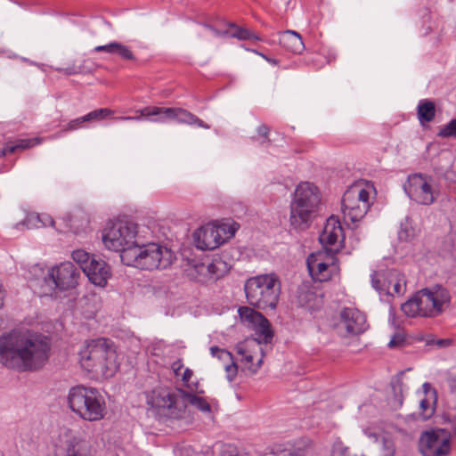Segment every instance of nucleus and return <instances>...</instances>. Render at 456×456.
<instances>
[{
  "instance_id": "obj_1",
  "label": "nucleus",
  "mask_w": 456,
  "mask_h": 456,
  "mask_svg": "<svg viewBox=\"0 0 456 456\" xmlns=\"http://www.w3.org/2000/svg\"><path fill=\"white\" fill-rule=\"evenodd\" d=\"M48 337L28 330H14L2 336V363L18 371H36L49 360Z\"/></svg>"
},
{
  "instance_id": "obj_2",
  "label": "nucleus",
  "mask_w": 456,
  "mask_h": 456,
  "mask_svg": "<svg viewBox=\"0 0 456 456\" xmlns=\"http://www.w3.org/2000/svg\"><path fill=\"white\" fill-rule=\"evenodd\" d=\"M79 362L94 379H110L118 369L114 344L105 338L86 341L79 351Z\"/></svg>"
},
{
  "instance_id": "obj_3",
  "label": "nucleus",
  "mask_w": 456,
  "mask_h": 456,
  "mask_svg": "<svg viewBox=\"0 0 456 456\" xmlns=\"http://www.w3.org/2000/svg\"><path fill=\"white\" fill-rule=\"evenodd\" d=\"M174 252L157 243L137 244L134 249L126 250L123 264L141 270L155 271L168 268L175 261Z\"/></svg>"
},
{
  "instance_id": "obj_4",
  "label": "nucleus",
  "mask_w": 456,
  "mask_h": 456,
  "mask_svg": "<svg viewBox=\"0 0 456 456\" xmlns=\"http://www.w3.org/2000/svg\"><path fill=\"white\" fill-rule=\"evenodd\" d=\"M320 201V192L314 184L309 182L300 183L293 193L290 203L289 222L291 226L298 230L307 229Z\"/></svg>"
},
{
  "instance_id": "obj_5",
  "label": "nucleus",
  "mask_w": 456,
  "mask_h": 456,
  "mask_svg": "<svg viewBox=\"0 0 456 456\" xmlns=\"http://www.w3.org/2000/svg\"><path fill=\"white\" fill-rule=\"evenodd\" d=\"M68 404L76 415L86 421H99L106 414L105 400L94 387H71L68 394Z\"/></svg>"
},
{
  "instance_id": "obj_6",
  "label": "nucleus",
  "mask_w": 456,
  "mask_h": 456,
  "mask_svg": "<svg viewBox=\"0 0 456 456\" xmlns=\"http://www.w3.org/2000/svg\"><path fill=\"white\" fill-rule=\"evenodd\" d=\"M374 185L365 180L350 185L342 198V213L346 223L360 222L369 211L375 199Z\"/></svg>"
},
{
  "instance_id": "obj_7",
  "label": "nucleus",
  "mask_w": 456,
  "mask_h": 456,
  "mask_svg": "<svg viewBox=\"0 0 456 456\" xmlns=\"http://www.w3.org/2000/svg\"><path fill=\"white\" fill-rule=\"evenodd\" d=\"M244 289L249 305L262 310L276 307L281 282L274 273L252 277L246 281Z\"/></svg>"
},
{
  "instance_id": "obj_8",
  "label": "nucleus",
  "mask_w": 456,
  "mask_h": 456,
  "mask_svg": "<svg viewBox=\"0 0 456 456\" xmlns=\"http://www.w3.org/2000/svg\"><path fill=\"white\" fill-rule=\"evenodd\" d=\"M137 233V225L134 223L117 220L106 225L102 233V240L107 249L120 253V259L123 262L125 252L134 249L138 244Z\"/></svg>"
},
{
  "instance_id": "obj_9",
  "label": "nucleus",
  "mask_w": 456,
  "mask_h": 456,
  "mask_svg": "<svg viewBox=\"0 0 456 456\" xmlns=\"http://www.w3.org/2000/svg\"><path fill=\"white\" fill-rule=\"evenodd\" d=\"M306 265L312 278L320 282L331 280L340 271L336 253L325 249L312 253Z\"/></svg>"
},
{
  "instance_id": "obj_10",
  "label": "nucleus",
  "mask_w": 456,
  "mask_h": 456,
  "mask_svg": "<svg viewBox=\"0 0 456 456\" xmlns=\"http://www.w3.org/2000/svg\"><path fill=\"white\" fill-rule=\"evenodd\" d=\"M238 312L244 325L254 330L255 338L249 340H256L260 346L272 341L273 332L269 321L262 314L248 306L240 307Z\"/></svg>"
},
{
  "instance_id": "obj_11",
  "label": "nucleus",
  "mask_w": 456,
  "mask_h": 456,
  "mask_svg": "<svg viewBox=\"0 0 456 456\" xmlns=\"http://www.w3.org/2000/svg\"><path fill=\"white\" fill-rule=\"evenodd\" d=\"M419 449L423 456H447L451 451V436L444 429L424 432L419 438Z\"/></svg>"
},
{
  "instance_id": "obj_12",
  "label": "nucleus",
  "mask_w": 456,
  "mask_h": 456,
  "mask_svg": "<svg viewBox=\"0 0 456 456\" xmlns=\"http://www.w3.org/2000/svg\"><path fill=\"white\" fill-rule=\"evenodd\" d=\"M235 350L241 370L250 375L256 373L264 358V351L259 343L246 339L238 343Z\"/></svg>"
},
{
  "instance_id": "obj_13",
  "label": "nucleus",
  "mask_w": 456,
  "mask_h": 456,
  "mask_svg": "<svg viewBox=\"0 0 456 456\" xmlns=\"http://www.w3.org/2000/svg\"><path fill=\"white\" fill-rule=\"evenodd\" d=\"M79 277L78 269L71 262L67 261L52 267L45 281L51 282L52 289L62 291L76 288Z\"/></svg>"
},
{
  "instance_id": "obj_14",
  "label": "nucleus",
  "mask_w": 456,
  "mask_h": 456,
  "mask_svg": "<svg viewBox=\"0 0 456 456\" xmlns=\"http://www.w3.org/2000/svg\"><path fill=\"white\" fill-rule=\"evenodd\" d=\"M368 328L366 316L354 307H345L340 313L335 329L342 337L363 333Z\"/></svg>"
},
{
  "instance_id": "obj_15",
  "label": "nucleus",
  "mask_w": 456,
  "mask_h": 456,
  "mask_svg": "<svg viewBox=\"0 0 456 456\" xmlns=\"http://www.w3.org/2000/svg\"><path fill=\"white\" fill-rule=\"evenodd\" d=\"M404 191L412 200L422 205H431L437 196L431 179L420 174H414L408 177Z\"/></svg>"
},
{
  "instance_id": "obj_16",
  "label": "nucleus",
  "mask_w": 456,
  "mask_h": 456,
  "mask_svg": "<svg viewBox=\"0 0 456 456\" xmlns=\"http://www.w3.org/2000/svg\"><path fill=\"white\" fill-rule=\"evenodd\" d=\"M183 389L175 388L171 390L168 388L155 389L151 392L148 398V403L157 409L167 410L170 415L178 418L183 413V402L180 392Z\"/></svg>"
},
{
  "instance_id": "obj_17",
  "label": "nucleus",
  "mask_w": 456,
  "mask_h": 456,
  "mask_svg": "<svg viewBox=\"0 0 456 456\" xmlns=\"http://www.w3.org/2000/svg\"><path fill=\"white\" fill-rule=\"evenodd\" d=\"M345 240L344 230L338 217L330 216L327 219L319 240L323 249L337 253L342 247Z\"/></svg>"
},
{
  "instance_id": "obj_18",
  "label": "nucleus",
  "mask_w": 456,
  "mask_h": 456,
  "mask_svg": "<svg viewBox=\"0 0 456 456\" xmlns=\"http://www.w3.org/2000/svg\"><path fill=\"white\" fill-rule=\"evenodd\" d=\"M379 273L373 272L371 274V285L379 291H387L388 295H403L405 291L406 281L404 276L398 271L392 270L388 273L387 280L382 282L379 279Z\"/></svg>"
},
{
  "instance_id": "obj_19",
  "label": "nucleus",
  "mask_w": 456,
  "mask_h": 456,
  "mask_svg": "<svg viewBox=\"0 0 456 456\" xmlns=\"http://www.w3.org/2000/svg\"><path fill=\"white\" fill-rule=\"evenodd\" d=\"M84 273L95 286L104 288L108 280L111 277L110 265L102 259H92L89 265L85 266Z\"/></svg>"
},
{
  "instance_id": "obj_20",
  "label": "nucleus",
  "mask_w": 456,
  "mask_h": 456,
  "mask_svg": "<svg viewBox=\"0 0 456 456\" xmlns=\"http://www.w3.org/2000/svg\"><path fill=\"white\" fill-rule=\"evenodd\" d=\"M218 236L212 223L199 228L193 233L195 245L201 250H212L222 245Z\"/></svg>"
},
{
  "instance_id": "obj_21",
  "label": "nucleus",
  "mask_w": 456,
  "mask_h": 456,
  "mask_svg": "<svg viewBox=\"0 0 456 456\" xmlns=\"http://www.w3.org/2000/svg\"><path fill=\"white\" fill-rule=\"evenodd\" d=\"M279 456H312L314 444L308 438H302L293 444L276 445Z\"/></svg>"
},
{
  "instance_id": "obj_22",
  "label": "nucleus",
  "mask_w": 456,
  "mask_h": 456,
  "mask_svg": "<svg viewBox=\"0 0 456 456\" xmlns=\"http://www.w3.org/2000/svg\"><path fill=\"white\" fill-rule=\"evenodd\" d=\"M428 297L430 298V306L434 317L444 312L450 303V295L447 289L441 286L426 289Z\"/></svg>"
},
{
  "instance_id": "obj_23",
  "label": "nucleus",
  "mask_w": 456,
  "mask_h": 456,
  "mask_svg": "<svg viewBox=\"0 0 456 456\" xmlns=\"http://www.w3.org/2000/svg\"><path fill=\"white\" fill-rule=\"evenodd\" d=\"M167 117L173 118V120L178 123L187 124L190 126H197L204 129H209L210 126L199 118L194 114L182 108H173V110H164Z\"/></svg>"
},
{
  "instance_id": "obj_24",
  "label": "nucleus",
  "mask_w": 456,
  "mask_h": 456,
  "mask_svg": "<svg viewBox=\"0 0 456 456\" xmlns=\"http://www.w3.org/2000/svg\"><path fill=\"white\" fill-rule=\"evenodd\" d=\"M280 45L293 53H301L305 49L302 37L293 30H286L280 35Z\"/></svg>"
},
{
  "instance_id": "obj_25",
  "label": "nucleus",
  "mask_w": 456,
  "mask_h": 456,
  "mask_svg": "<svg viewBox=\"0 0 456 456\" xmlns=\"http://www.w3.org/2000/svg\"><path fill=\"white\" fill-rule=\"evenodd\" d=\"M180 396L182 397L183 404V412L188 405L193 406L199 411L204 413H209L211 411L210 404L207 402V400L191 392L183 391L180 392Z\"/></svg>"
},
{
  "instance_id": "obj_26",
  "label": "nucleus",
  "mask_w": 456,
  "mask_h": 456,
  "mask_svg": "<svg viewBox=\"0 0 456 456\" xmlns=\"http://www.w3.org/2000/svg\"><path fill=\"white\" fill-rule=\"evenodd\" d=\"M212 224L215 225V230L219 234L218 239L221 244L232 238L240 228L239 224L232 219L216 221Z\"/></svg>"
},
{
  "instance_id": "obj_27",
  "label": "nucleus",
  "mask_w": 456,
  "mask_h": 456,
  "mask_svg": "<svg viewBox=\"0 0 456 456\" xmlns=\"http://www.w3.org/2000/svg\"><path fill=\"white\" fill-rule=\"evenodd\" d=\"M173 110V108L148 106L136 110V112L151 122L165 123L168 120H173V118L167 117L164 112V110Z\"/></svg>"
},
{
  "instance_id": "obj_28",
  "label": "nucleus",
  "mask_w": 456,
  "mask_h": 456,
  "mask_svg": "<svg viewBox=\"0 0 456 456\" xmlns=\"http://www.w3.org/2000/svg\"><path fill=\"white\" fill-rule=\"evenodd\" d=\"M436 116L434 102L428 100L420 101L418 105V118L420 123L431 122Z\"/></svg>"
},
{
  "instance_id": "obj_29",
  "label": "nucleus",
  "mask_w": 456,
  "mask_h": 456,
  "mask_svg": "<svg viewBox=\"0 0 456 456\" xmlns=\"http://www.w3.org/2000/svg\"><path fill=\"white\" fill-rule=\"evenodd\" d=\"M39 143L40 140L38 138L22 139L19 140L15 143H6V145L2 149V155L12 153L17 150L28 149Z\"/></svg>"
},
{
  "instance_id": "obj_30",
  "label": "nucleus",
  "mask_w": 456,
  "mask_h": 456,
  "mask_svg": "<svg viewBox=\"0 0 456 456\" xmlns=\"http://www.w3.org/2000/svg\"><path fill=\"white\" fill-rule=\"evenodd\" d=\"M208 264L198 263L191 265L188 270V275L199 282L208 281Z\"/></svg>"
},
{
  "instance_id": "obj_31",
  "label": "nucleus",
  "mask_w": 456,
  "mask_h": 456,
  "mask_svg": "<svg viewBox=\"0 0 456 456\" xmlns=\"http://www.w3.org/2000/svg\"><path fill=\"white\" fill-rule=\"evenodd\" d=\"M417 300L423 317H434L433 311L430 306V298L428 297L426 289L418 291L416 294Z\"/></svg>"
},
{
  "instance_id": "obj_32",
  "label": "nucleus",
  "mask_w": 456,
  "mask_h": 456,
  "mask_svg": "<svg viewBox=\"0 0 456 456\" xmlns=\"http://www.w3.org/2000/svg\"><path fill=\"white\" fill-rule=\"evenodd\" d=\"M208 281L211 279H218L226 272V265L221 259H215L208 264Z\"/></svg>"
},
{
  "instance_id": "obj_33",
  "label": "nucleus",
  "mask_w": 456,
  "mask_h": 456,
  "mask_svg": "<svg viewBox=\"0 0 456 456\" xmlns=\"http://www.w3.org/2000/svg\"><path fill=\"white\" fill-rule=\"evenodd\" d=\"M234 29L230 36L240 40L261 41L262 38L248 28L231 25Z\"/></svg>"
},
{
  "instance_id": "obj_34",
  "label": "nucleus",
  "mask_w": 456,
  "mask_h": 456,
  "mask_svg": "<svg viewBox=\"0 0 456 456\" xmlns=\"http://www.w3.org/2000/svg\"><path fill=\"white\" fill-rule=\"evenodd\" d=\"M402 311L408 317L421 316L420 308L416 295L401 305Z\"/></svg>"
},
{
  "instance_id": "obj_35",
  "label": "nucleus",
  "mask_w": 456,
  "mask_h": 456,
  "mask_svg": "<svg viewBox=\"0 0 456 456\" xmlns=\"http://www.w3.org/2000/svg\"><path fill=\"white\" fill-rule=\"evenodd\" d=\"M436 397H425L419 402L420 415L423 419H429L435 412Z\"/></svg>"
},
{
  "instance_id": "obj_36",
  "label": "nucleus",
  "mask_w": 456,
  "mask_h": 456,
  "mask_svg": "<svg viewBox=\"0 0 456 456\" xmlns=\"http://www.w3.org/2000/svg\"><path fill=\"white\" fill-rule=\"evenodd\" d=\"M114 114V110L108 108H101L90 111L83 116V119L87 121H101Z\"/></svg>"
},
{
  "instance_id": "obj_37",
  "label": "nucleus",
  "mask_w": 456,
  "mask_h": 456,
  "mask_svg": "<svg viewBox=\"0 0 456 456\" xmlns=\"http://www.w3.org/2000/svg\"><path fill=\"white\" fill-rule=\"evenodd\" d=\"M71 257L76 263H77L80 265L83 272H85V266L89 265L92 259L96 258L95 256H91L88 252L83 249L74 250L71 254Z\"/></svg>"
},
{
  "instance_id": "obj_38",
  "label": "nucleus",
  "mask_w": 456,
  "mask_h": 456,
  "mask_svg": "<svg viewBox=\"0 0 456 456\" xmlns=\"http://www.w3.org/2000/svg\"><path fill=\"white\" fill-rule=\"evenodd\" d=\"M395 404L398 407H401L403 404V392H404V386L403 383V379L401 377H397L392 380L391 383Z\"/></svg>"
},
{
  "instance_id": "obj_39",
  "label": "nucleus",
  "mask_w": 456,
  "mask_h": 456,
  "mask_svg": "<svg viewBox=\"0 0 456 456\" xmlns=\"http://www.w3.org/2000/svg\"><path fill=\"white\" fill-rule=\"evenodd\" d=\"M40 214L29 213L27 215L22 223L18 224L17 226H26L28 229L41 228Z\"/></svg>"
},
{
  "instance_id": "obj_40",
  "label": "nucleus",
  "mask_w": 456,
  "mask_h": 456,
  "mask_svg": "<svg viewBox=\"0 0 456 456\" xmlns=\"http://www.w3.org/2000/svg\"><path fill=\"white\" fill-rule=\"evenodd\" d=\"M210 354L213 357L217 358L224 363L232 362L233 358L232 354L229 351L222 349L216 346L210 347Z\"/></svg>"
},
{
  "instance_id": "obj_41",
  "label": "nucleus",
  "mask_w": 456,
  "mask_h": 456,
  "mask_svg": "<svg viewBox=\"0 0 456 456\" xmlns=\"http://www.w3.org/2000/svg\"><path fill=\"white\" fill-rule=\"evenodd\" d=\"M438 135L443 138L456 137V118L441 127Z\"/></svg>"
},
{
  "instance_id": "obj_42",
  "label": "nucleus",
  "mask_w": 456,
  "mask_h": 456,
  "mask_svg": "<svg viewBox=\"0 0 456 456\" xmlns=\"http://www.w3.org/2000/svg\"><path fill=\"white\" fill-rule=\"evenodd\" d=\"M113 54H117L124 60H134V56L132 51L130 50V48L128 46L124 45L118 42H116Z\"/></svg>"
},
{
  "instance_id": "obj_43",
  "label": "nucleus",
  "mask_w": 456,
  "mask_h": 456,
  "mask_svg": "<svg viewBox=\"0 0 456 456\" xmlns=\"http://www.w3.org/2000/svg\"><path fill=\"white\" fill-rule=\"evenodd\" d=\"M332 456H357L351 452L350 449L341 441H336L332 447Z\"/></svg>"
},
{
  "instance_id": "obj_44",
  "label": "nucleus",
  "mask_w": 456,
  "mask_h": 456,
  "mask_svg": "<svg viewBox=\"0 0 456 456\" xmlns=\"http://www.w3.org/2000/svg\"><path fill=\"white\" fill-rule=\"evenodd\" d=\"M239 366L232 359V362L224 363V370L226 372L227 379L232 381L237 375Z\"/></svg>"
},
{
  "instance_id": "obj_45",
  "label": "nucleus",
  "mask_w": 456,
  "mask_h": 456,
  "mask_svg": "<svg viewBox=\"0 0 456 456\" xmlns=\"http://www.w3.org/2000/svg\"><path fill=\"white\" fill-rule=\"evenodd\" d=\"M180 376H181L183 385L186 387H188L190 390L192 391L193 387H196V384L190 383V380H191V377L193 376V371L191 369L186 368L183 370V372Z\"/></svg>"
},
{
  "instance_id": "obj_46",
  "label": "nucleus",
  "mask_w": 456,
  "mask_h": 456,
  "mask_svg": "<svg viewBox=\"0 0 456 456\" xmlns=\"http://www.w3.org/2000/svg\"><path fill=\"white\" fill-rule=\"evenodd\" d=\"M222 456H250L248 452L240 451L233 446H226L223 452Z\"/></svg>"
},
{
  "instance_id": "obj_47",
  "label": "nucleus",
  "mask_w": 456,
  "mask_h": 456,
  "mask_svg": "<svg viewBox=\"0 0 456 456\" xmlns=\"http://www.w3.org/2000/svg\"><path fill=\"white\" fill-rule=\"evenodd\" d=\"M404 340H405L404 334L403 332H397L395 335H393V337L391 338V339L388 343V346L389 347L400 346L401 345H403Z\"/></svg>"
},
{
  "instance_id": "obj_48",
  "label": "nucleus",
  "mask_w": 456,
  "mask_h": 456,
  "mask_svg": "<svg viewBox=\"0 0 456 456\" xmlns=\"http://www.w3.org/2000/svg\"><path fill=\"white\" fill-rule=\"evenodd\" d=\"M445 419L450 426L451 430L456 435V411H447L445 414Z\"/></svg>"
},
{
  "instance_id": "obj_49",
  "label": "nucleus",
  "mask_w": 456,
  "mask_h": 456,
  "mask_svg": "<svg viewBox=\"0 0 456 456\" xmlns=\"http://www.w3.org/2000/svg\"><path fill=\"white\" fill-rule=\"evenodd\" d=\"M395 445L391 441H385L382 447V456H395Z\"/></svg>"
},
{
  "instance_id": "obj_50",
  "label": "nucleus",
  "mask_w": 456,
  "mask_h": 456,
  "mask_svg": "<svg viewBox=\"0 0 456 456\" xmlns=\"http://www.w3.org/2000/svg\"><path fill=\"white\" fill-rule=\"evenodd\" d=\"M40 221L42 222L41 228L47 227V226L54 227V221H53V217L48 214H45V213L40 214Z\"/></svg>"
},
{
  "instance_id": "obj_51",
  "label": "nucleus",
  "mask_w": 456,
  "mask_h": 456,
  "mask_svg": "<svg viewBox=\"0 0 456 456\" xmlns=\"http://www.w3.org/2000/svg\"><path fill=\"white\" fill-rule=\"evenodd\" d=\"M115 45H116V42H112V43H110V44L104 45H98L94 48V51L113 53Z\"/></svg>"
},
{
  "instance_id": "obj_52",
  "label": "nucleus",
  "mask_w": 456,
  "mask_h": 456,
  "mask_svg": "<svg viewBox=\"0 0 456 456\" xmlns=\"http://www.w3.org/2000/svg\"><path fill=\"white\" fill-rule=\"evenodd\" d=\"M84 122H86V120H84L83 117L72 119L69 122L67 130H75Z\"/></svg>"
},
{
  "instance_id": "obj_53",
  "label": "nucleus",
  "mask_w": 456,
  "mask_h": 456,
  "mask_svg": "<svg viewBox=\"0 0 456 456\" xmlns=\"http://www.w3.org/2000/svg\"><path fill=\"white\" fill-rule=\"evenodd\" d=\"M171 368L175 375L176 377H180V375L182 374V370L183 369V363L181 360H177L172 363Z\"/></svg>"
},
{
  "instance_id": "obj_54",
  "label": "nucleus",
  "mask_w": 456,
  "mask_h": 456,
  "mask_svg": "<svg viewBox=\"0 0 456 456\" xmlns=\"http://www.w3.org/2000/svg\"><path fill=\"white\" fill-rule=\"evenodd\" d=\"M422 387L425 393V397H436V392L431 387L430 384L424 383Z\"/></svg>"
},
{
  "instance_id": "obj_55",
  "label": "nucleus",
  "mask_w": 456,
  "mask_h": 456,
  "mask_svg": "<svg viewBox=\"0 0 456 456\" xmlns=\"http://www.w3.org/2000/svg\"><path fill=\"white\" fill-rule=\"evenodd\" d=\"M252 52L259 56H261L263 59H265L266 61H268L269 63L273 64V65H276L278 63V61L275 60V59H273V58H269L267 57L265 54L256 51V50H252Z\"/></svg>"
},
{
  "instance_id": "obj_56",
  "label": "nucleus",
  "mask_w": 456,
  "mask_h": 456,
  "mask_svg": "<svg viewBox=\"0 0 456 456\" xmlns=\"http://www.w3.org/2000/svg\"><path fill=\"white\" fill-rule=\"evenodd\" d=\"M60 71H63L66 75H75L80 72V69L76 67H68L66 69H59Z\"/></svg>"
},
{
  "instance_id": "obj_57",
  "label": "nucleus",
  "mask_w": 456,
  "mask_h": 456,
  "mask_svg": "<svg viewBox=\"0 0 456 456\" xmlns=\"http://www.w3.org/2000/svg\"><path fill=\"white\" fill-rule=\"evenodd\" d=\"M205 27L209 29L210 31H212V33L214 34V36H216V37H223V36H225L228 34L227 31H220L218 29H216L214 28L213 27L209 26V25H205Z\"/></svg>"
},
{
  "instance_id": "obj_58",
  "label": "nucleus",
  "mask_w": 456,
  "mask_h": 456,
  "mask_svg": "<svg viewBox=\"0 0 456 456\" xmlns=\"http://www.w3.org/2000/svg\"><path fill=\"white\" fill-rule=\"evenodd\" d=\"M257 132L260 135L264 136V137H267L268 135V133H269V128L268 126H265V125H262L260 126L258 128H257Z\"/></svg>"
},
{
  "instance_id": "obj_59",
  "label": "nucleus",
  "mask_w": 456,
  "mask_h": 456,
  "mask_svg": "<svg viewBox=\"0 0 456 456\" xmlns=\"http://www.w3.org/2000/svg\"><path fill=\"white\" fill-rule=\"evenodd\" d=\"M262 456H279L278 455V451H277V446H274L270 451L265 452L262 454Z\"/></svg>"
},
{
  "instance_id": "obj_60",
  "label": "nucleus",
  "mask_w": 456,
  "mask_h": 456,
  "mask_svg": "<svg viewBox=\"0 0 456 456\" xmlns=\"http://www.w3.org/2000/svg\"><path fill=\"white\" fill-rule=\"evenodd\" d=\"M142 116H126V121H140Z\"/></svg>"
},
{
  "instance_id": "obj_61",
  "label": "nucleus",
  "mask_w": 456,
  "mask_h": 456,
  "mask_svg": "<svg viewBox=\"0 0 456 456\" xmlns=\"http://www.w3.org/2000/svg\"><path fill=\"white\" fill-rule=\"evenodd\" d=\"M125 118H126V116H120V117L115 118L116 120H121V121H126Z\"/></svg>"
}]
</instances>
